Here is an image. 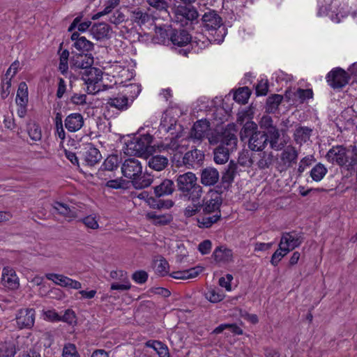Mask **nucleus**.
Returning a JSON list of instances; mask_svg holds the SVG:
<instances>
[{"instance_id":"f03ea898","label":"nucleus","mask_w":357,"mask_h":357,"mask_svg":"<svg viewBox=\"0 0 357 357\" xmlns=\"http://www.w3.org/2000/svg\"><path fill=\"white\" fill-rule=\"evenodd\" d=\"M329 162L353 169L357 163V149L349 150L342 146L332 147L326 154Z\"/></svg>"},{"instance_id":"a19ab883","label":"nucleus","mask_w":357,"mask_h":357,"mask_svg":"<svg viewBox=\"0 0 357 357\" xmlns=\"http://www.w3.org/2000/svg\"><path fill=\"white\" fill-rule=\"evenodd\" d=\"M53 208L59 214L66 217L75 218L76 216V212L72 210L67 204L61 202H55L53 205Z\"/></svg>"},{"instance_id":"5701e85b","label":"nucleus","mask_w":357,"mask_h":357,"mask_svg":"<svg viewBox=\"0 0 357 357\" xmlns=\"http://www.w3.org/2000/svg\"><path fill=\"white\" fill-rule=\"evenodd\" d=\"M337 6V1L334 0L332 1L331 4L330 5L331 9L330 10H327L326 8H324V10H323V8L321 7L319 8V10L318 12V15L319 16H322L324 15H328L330 16L331 20L335 22H339L340 21L341 17L344 16V13L342 11V8H336V6Z\"/></svg>"},{"instance_id":"6ab92c4d","label":"nucleus","mask_w":357,"mask_h":357,"mask_svg":"<svg viewBox=\"0 0 357 357\" xmlns=\"http://www.w3.org/2000/svg\"><path fill=\"white\" fill-rule=\"evenodd\" d=\"M181 137V135L177 134L174 137L166 139L162 144L161 147L171 153H181L185 150L186 144H183V139H179Z\"/></svg>"},{"instance_id":"f704fd0d","label":"nucleus","mask_w":357,"mask_h":357,"mask_svg":"<svg viewBox=\"0 0 357 357\" xmlns=\"http://www.w3.org/2000/svg\"><path fill=\"white\" fill-rule=\"evenodd\" d=\"M206 215L207 216H204L197 219V225L200 228L210 227L213 224L215 223L218 220H220L221 213L220 212H217L213 215Z\"/></svg>"},{"instance_id":"bf43d9fd","label":"nucleus","mask_w":357,"mask_h":357,"mask_svg":"<svg viewBox=\"0 0 357 357\" xmlns=\"http://www.w3.org/2000/svg\"><path fill=\"white\" fill-rule=\"evenodd\" d=\"M270 135V146L271 149L279 151L282 149V144L278 143V139L280 137V134L278 130H273V132L269 134Z\"/></svg>"},{"instance_id":"58836bf2","label":"nucleus","mask_w":357,"mask_h":357,"mask_svg":"<svg viewBox=\"0 0 357 357\" xmlns=\"http://www.w3.org/2000/svg\"><path fill=\"white\" fill-rule=\"evenodd\" d=\"M202 195V188L199 184L192 188L189 192L183 194V196L192 203H201L200 201Z\"/></svg>"},{"instance_id":"680f3d73","label":"nucleus","mask_w":357,"mask_h":357,"mask_svg":"<svg viewBox=\"0 0 357 357\" xmlns=\"http://www.w3.org/2000/svg\"><path fill=\"white\" fill-rule=\"evenodd\" d=\"M202 203H192L184 210V215L186 217H192L197 213L202 208Z\"/></svg>"},{"instance_id":"7c9ffc66","label":"nucleus","mask_w":357,"mask_h":357,"mask_svg":"<svg viewBox=\"0 0 357 357\" xmlns=\"http://www.w3.org/2000/svg\"><path fill=\"white\" fill-rule=\"evenodd\" d=\"M146 216L153 225L159 226L167 225L173 220L172 215L168 213L158 215L155 212H149L146 213Z\"/></svg>"},{"instance_id":"864d4df0","label":"nucleus","mask_w":357,"mask_h":357,"mask_svg":"<svg viewBox=\"0 0 357 357\" xmlns=\"http://www.w3.org/2000/svg\"><path fill=\"white\" fill-rule=\"evenodd\" d=\"M133 21L139 25H142L148 22L151 17L146 13L142 10H135L132 13Z\"/></svg>"},{"instance_id":"f3484780","label":"nucleus","mask_w":357,"mask_h":357,"mask_svg":"<svg viewBox=\"0 0 357 357\" xmlns=\"http://www.w3.org/2000/svg\"><path fill=\"white\" fill-rule=\"evenodd\" d=\"M201 203L203 212L205 215L220 212L219 208L222 204V199L220 196L215 192L212 193L210 199H204Z\"/></svg>"},{"instance_id":"cd10ccee","label":"nucleus","mask_w":357,"mask_h":357,"mask_svg":"<svg viewBox=\"0 0 357 357\" xmlns=\"http://www.w3.org/2000/svg\"><path fill=\"white\" fill-rule=\"evenodd\" d=\"M168 164L169 160L164 155H155L148 158V166L149 168L157 172L165 169Z\"/></svg>"},{"instance_id":"dca6fc26","label":"nucleus","mask_w":357,"mask_h":357,"mask_svg":"<svg viewBox=\"0 0 357 357\" xmlns=\"http://www.w3.org/2000/svg\"><path fill=\"white\" fill-rule=\"evenodd\" d=\"M178 190L183 193L189 192L192 188L197 185V177L192 172L179 175L176 179Z\"/></svg>"},{"instance_id":"5fc2aeb1","label":"nucleus","mask_w":357,"mask_h":357,"mask_svg":"<svg viewBox=\"0 0 357 357\" xmlns=\"http://www.w3.org/2000/svg\"><path fill=\"white\" fill-rule=\"evenodd\" d=\"M62 357H80L74 344L67 343L64 345L62 351Z\"/></svg>"},{"instance_id":"0e129e2a","label":"nucleus","mask_w":357,"mask_h":357,"mask_svg":"<svg viewBox=\"0 0 357 357\" xmlns=\"http://www.w3.org/2000/svg\"><path fill=\"white\" fill-rule=\"evenodd\" d=\"M156 271L160 273L161 275H165L168 273V262L164 259H161L156 261L155 263Z\"/></svg>"},{"instance_id":"338daca9","label":"nucleus","mask_w":357,"mask_h":357,"mask_svg":"<svg viewBox=\"0 0 357 357\" xmlns=\"http://www.w3.org/2000/svg\"><path fill=\"white\" fill-rule=\"evenodd\" d=\"M268 90V85L267 80H263L259 82L256 86V93L257 96H265L266 95Z\"/></svg>"},{"instance_id":"39448f33","label":"nucleus","mask_w":357,"mask_h":357,"mask_svg":"<svg viewBox=\"0 0 357 357\" xmlns=\"http://www.w3.org/2000/svg\"><path fill=\"white\" fill-rule=\"evenodd\" d=\"M82 79L86 85L89 93L96 94L102 90V72L97 68H90L86 70L82 75Z\"/></svg>"},{"instance_id":"8fccbe9b","label":"nucleus","mask_w":357,"mask_h":357,"mask_svg":"<svg viewBox=\"0 0 357 357\" xmlns=\"http://www.w3.org/2000/svg\"><path fill=\"white\" fill-rule=\"evenodd\" d=\"M257 125L253 121H248L246 122L241 131V137L242 139L245 137H250L252 133L255 132H258L257 130Z\"/></svg>"},{"instance_id":"09e8293b","label":"nucleus","mask_w":357,"mask_h":357,"mask_svg":"<svg viewBox=\"0 0 357 357\" xmlns=\"http://www.w3.org/2000/svg\"><path fill=\"white\" fill-rule=\"evenodd\" d=\"M289 253V250L279 243V248L273 254L271 263L273 266H276L281 259Z\"/></svg>"},{"instance_id":"c756f323","label":"nucleus","mask_w":357,"mask_h":357,"mask_svg":"<svg viewBox=\"0 0 357 357\" xmlns=\"http://www.w3.org/2000/svg\"><path fill=\"white\" fill-rule=\"evenodd\" d=\"M91 34L96 40H102L109 36L110 28L106 23L94 24L91 29Z\"/></svg>"},{"instance_id":"052dcab7","label":"nucleus","mask_w":357,"mask_h":357,"mask_svg":"<svg viewBox=\"0 0 357 357\" xmlns=\"http://www.w3.org/2000/svg\"><path fill=\"white\" fill-rule=\"evenodd\" d=\"M236 174V167L234 165H229L227 169L223 174L222 180L223 183H231Z\"/></svg>"},{"instance_id":"a878e982","label":"nucleus","mask_w":357,"mask_h":357,"mask_svg":"<svg viewBox=\"0 0 357 357\" xmlns=\"http://www.w3.org/2000/svg\"><path fill=\"white\" fill-rule=\"evenodd\" d=\"M298 151L296 148L289 145L286 146L281 153L280 160L282 163L288 167L296 162L298 158Z\"/></svg>"},{"instance_id":"72a5a7b5","label":"nucleus","mask_w":357,"mask_h":357,"mask_svg":"<svg viewBox=\"0 0 357 357\" xmlns=\"http://www.w3.org/2000/svg\"><path fill=\"white\" fill-rule=\"evenodd\" d=\"M28 101V86L24 82H22L19 84L15 102L17 105H27Z\"/></svg>"},{"instance_id":"79ce46f5","label":"nucleus","mask_w":357,"mask_h":357,"mask_svg":"<svg viewBox=\"0 0 357 357\" xmlns=\"http://www.w3.org/2000/svg\"><path fill=\"white\" fill-rule=\"evenodd\" d=\"M282 100V96L279 94H275L270 96L266 101V110L271 113L274 112L278 107Z\"/></svg>"},{"instance_id":"4d7b16f0","label":"nucleus","mask_w":357,"mask_h":357,"mask_svg":"<svg viewBox=\"0 0 357 357\" xmlns=\"http://www.w3.org/2000/svg\"><path fill=\"white\" fill-rule=\"evenodd\" d=\"M227 328H231V331L236 333V334H242L243 331L242 330L238 327L236 324H220L218 327H216L213 331V333L214 334H219L221 333L224 330Z\"/></svg>"},{"instance_id":"e2e57ef3","label":"nucleus","mask_w":357,"mask_h":357,"mask_svg":"<svg viewBox=\"0 0 357 357\" xmlns=\"http://www.w3.org/2000/svg\"><path fill=\"white\" fill-rule=\"evenodd\" d=\"M167 117H164L160 125V130L166 132H171V133L173 134L172 131L176 130V121L174 119L170 120V125H167Z\"/></svg>"},{"instance_id":"774afa93","label":"nucleus","mask_w":357,"mask_h":357,"mask_svg":"<svg viewBox=\"0 0 357 357\" xmlns=\"http://www.w3.org/2000/svg\"><path fill=\"white\" fill-rule=\"evenodd\" d=\"M30 138L33 141H39L41 139V130L38 126L33 125L29 130Z\"/></svg>"},{"instance_id":"e433bc0d","label":"nucleus","mask_w":357,"mask_h":357,"mask_svg":"<svg viewBox=\"0 0 357 357\" xmlns=\"http://www.w3.org/2000/svg\"><path fill=\"white\" fill-rule=\"evenodd\" d=\"M15 354L16 345L15 341H8L0 344V356L13 357Z\"/></svg>"},{"instance_id":"2eb2a0df","label":"nucleus","mask_w":357,"mask_h":357,"mask_svg":"<svg viewBox=\"0 0 357 357\" xmlns=\"http://www.w3.org/2000/svg\"><path fill=\"white\" fill-rule=\"evenodd\" d=\"M303 237L301 234L294 231L284 233L281 237L280 244L289 250V252L296 248L300 246L303 242Z\"/></svg>"},{"instance_id":"f8f14e48","label":"nucleus","mask_w":357,"mask_h":357,"mask_svg":"<svg viewBox=\"0 0 357 357\" xmlns=\"http://www.w3.org/2000/svg\"><path fill=\"white\" fill-rule=\"evenodd\" d=\"M16 324L19 328H30L34 324L35 311L33 309H22L16 315Z\"/></svg>"},{"instance_id":"4be33fe9","label":"nucleus","mask_w":357,"mask_h":357,"mask_svg":"<svg viewBox=\"0 0 357 357\" xmlns=\"http://www.w3.org/2000/svg\"><path fill=\"white\" fill-rule=\"evenodd\" d=\"M214 260L218 263L228 264L233 261V252L225 245L217 247L212 255Z\"/></svg>"},{"instance_id":"473e14b6","label":"nucleus","mask_w":357,"mask_h":357,"mask_svg":"<svg viewBox=\"0 0 357 357\" xmlns=\"http://www.w3.org/2000/svg\"><path fill=\"white\" fill-rule=\"evenodd\" d=\"M214 161L217 164L226 163L229 157V149H227L223 145H219L213 151Z\"/></svg>"},{"instance_id":"7ed1b4c3","label":"nucleus","mask_w":357,"mask_h":357,"mask_svg":"<svg viewBox=\"0 0 357 357\" xmlns=\"http://www.w3.org/2000/svg\"><path fill=\"white\" fill-rule=\"evenodd\" d=\"M127 93H130V97L131 102H129V98L127 94L120 93L116 96L107 99V106L115 108L119 111H124L128 109L133 99L135 98L140 93V86L136 84H131L127 86Z\"/></svg>"},{"instance_id":"9b49d317","label":"nucleus","mask_w":357,"mask_h":357,"mask_svg":"<svg viewBox=\"0 0 357 357\" xmlns=\"http://www.w3.org/2000/svg\"><path fill=\"white\" fill-rule=\"evenodd\" d=\"M94 59L91 54L77 53L75 54L70 58V63L72 68L85 69L91 68L93 64Z\"/></svg>"},{"instance_id":"69168bd1","label":"nucleus","mask_w":357,"mask_h":357,"mask_svg":"<svg viewBox=\"0 0 357 357\" xmlns=\"http://www.w3.org/2000/svg\"><path fill=\"white\" fill-rule=\"evenodd\" d=\"M132 278L135 282L138 284H143L147 280L148 274L146 271H138L132 274Z\"/></svg>"},{"instance_id":"bb28decb","label":"nucleus","mask_w":357,"mask_h":357,"mask_svg":"<svg viewBox=\"0 0 357 357\" xmlns=\"http://www.w3.org/2000/svg\"><path fill=\"white\" fill-rule=\"evenodd\" d=\"M175 185L173 181L170 179H164L159 185L154 187V193L156 197L169 195L173 193Z\"/></svg>"},{"instance_id":"1a4fd4ad","label":"nucleus","mask_w":357,"mask_h":357,"mask_svg":"<svg viewBox=\"0 0 357 357\" xmlns=\"http://www.w3.org/2000/svg\"><path fill=\"white\" fill-rule=\"evenodd\" d=\"M45 277L47 280L63 287L73 289H79L82 288V284L79 281L73 280L61 274L47 273L45 275Z\"/></svg>"},{"instance_id":"393cba45","label":"nucleus","mask_w":357,"mask_h":357,"mask_svg":"<svg viewBox=\"0 0 357 357\" xmlns=\"http://www.w3.org/2000/svg\"><path fill=\"white\" fill-rule=\"evenodd\" d=\"M191 36L185 30H175L170 36L172 44L178 47L185 46L191 41Z\"/></svg>"},{"instance_id":"a18cd8bd","label":"nucleus","mask_w":357,"mask_h":357,"mask_svg":"<svg viewBox=\"0 0 357 357\" xmlns=\"http://www.w3.org/2000/svg\"><path fill=\"white\" fill-rule=\"evenodd\" d=\"M146 2L153 9L169 15V3L166 0H146Z\"/></svg>"},{"instance_id":"49530a36","label":"nucleus","mask_w":357,"mask_h":357,"mask_svg":"<svg viewBox=\"0 0 357 357\" xmlns=\"http://www.w3.org/2000/svg\"><path fill=\"white\" fill-rule=\"evenodd\" d=\"M73 46L81 52H89L93 50V44L85 37L81 36L80 39L74 43Z\"/></svg>"},{"instance_id":"c9c22d12","label":"nucleus","mask_w":357,"mask_h":357,"mask_svg":"<svg viewBox=\"0 0 357 357\" xmlns=\"http://www.w3.org/2000/svg\"><path fill=\"white\" fill-rule=\"evenodd\" d=\"M120 3V0H108L105 2L104 6V9L102 11L97 13L93 15L91 17L92 20H96L100 17L108 15L110 13L114 8H116Z\"/></svg>"},{"instance_id":"de8ad7c7","label":"nucleus","mask_w":357,"mask_h":357,"mask_svg":"<svg viewBox=\"0 0 357 357\" xmlns=\"http://www.w3.org/2000/svg\"><path fill=\"white\" fill-rule=\"evenodd\" d=\"M238 139L234 134L229 133L225 135L222 140V144L229 151H233L236 146Z\"/></svg>"},{"instance_id":"13d9d810","label":"nucleus","mask_w":357,"mask_h":357,"mask_svg":"<svg viewBox=\"0 0 357 357\" xmlns=\"http://www.w3.org/2000/svg\"><path fill=\"white\" fill-rule=\"evenodd\" d=\"M131 288V284L127 276L122 279V283L114 282L111 284L112 290L127 291Z\"/></svg>"},{"instance_id":"9d476101","label":"nucleus","mask_w":357,"mask_h":357,"mask_svg":"<svg viewBox=\"0 0 357 357\" xmlns=\"http://www.w3.org/2000/svg\"><path fill=\"white\" fill-rule=\"evenodd\" d=\"M1 283L3 287L11 289H17L20 287V280L15 271L10 267L5 266L1 273Z\"/></svg>"},{"instance_id":"aec40b11","label":"nucleus","mask_w":357,"mask_h":357,"mask_svg":"<svg viewBox=\"0 0 357 357\" xmlns=\"http://www.w3.org/2000/svg\"><path fill=\"white\" fill-rule=\"evenodd\" d=\"M82 156L86 164L89 166L95 165L102 158L99 150L91 144L86 145L82 151Z\"/></svg>"},{"instance_id":"37998d69","label":"nucleus","mask_w":357,"mask_h":357,"mask_svg":"<svg viewBox=\"0 0 357 357\" xmlns=\"http://www.w3.org/2000/svg\"><path fill=\"white\" fill-rule=\"evenodd\" d=\"M99 216L96 214H91L84 217L80 220L86 227L91 229H98L99 228Z\"/></svg>"},{"instance_id":"6e6d98bb","label":"nucleus","mask_w":357,"mask_h":357,"mask_svg":"<svg viewBox=\"0 0 357 357\" xmlns=\"http://www.w3.org/2000/svg\"><path fill=\"white\" fill-rule=\"evenodd\" d=\"M259 125L261 128L267 130L268 134L273 132V130H278L275 126H273V119L269 116H264L261 117Z\"/></svg>"},{"instance_id":"603ef678","label":"nucleus","mask_w":357,"mask_h":357,"mask_svg":"<svg viewBox=\"0 0 357 357\" xmlns=\"http://www.w3.org/2000/svg\"><path fill=\"white\" fill-rule=\"evenodd\" d=\"M103 170L113 171L118 167V157L114 155L108 156L102 165Z\"/></svg>"},{"instance_id":"4468645a","label":"nucleus","mask_w":357,"mask_h":357,"mask_svg":"<svg viewBox=\"0 0 357 357\" xmlns=\"http://www.w3.org/2000/svg\"><path fill=\"white\" fill-rule=\"evenodd\" d=\"M204 159L202 151L195 149L185 153L183 158V164L189 168H197L201 167Z\"/></svg>"},{"instance_id":"20e7f679","label":"nucleus","mask_w":357,"mask_h":357,"mask_svg":"<svg viewBox=\"0 0 357 357\" xmlns=\"http://www.w3.org/2000/svg\"><path fill=\"white\" fill-rule=\"evenodd\" d=\"M152 142L153 137L149 134L135 137L127 144L128 153L138 155L151 153L153 151Z\"/></svg>"},{"instance_id":"423d86ee","label":"nucleus","mask_w":357,"mask_h":357,"mask_svg":"<svg viewBox=\"0 0 357 357\" xmlns=\"http://www.w3.org/2000/svg\"><path fill=\"white\" fill-rule=\"evenodd\" d=\"M173 21L181 26H185L196 20L198 12L193 7L178 6L174 10Z\"/></svg>"},{"instance_id":"3c124183","label":"nucleus","mask_w":357,"mask_h":357,"mask_svg":"<svg viewBox=\"0 0 357 357\" xmlns=\"http://www.w3.org/2000/svg\"><path fill=\"white\" fill-rule=\"evenodd\" d=\"M206 298L211 303H218L223 300L224 295L219 290L210 288L205 294Z\"/></svg>"},{"instance_id":"412c9836","label":"nucleus","mask_w":357,"mask_h":357,"mask_svg":"<svg viewBox=\"0 0 357 357\" xmlns=\"http://www.w3.org/2000/svg\"><path fill=\"white\" fill-rule=\"evenodd\" d=\"M66 128L71 132L79 130L84 126V118L79 113L68 115L64 121Z\"/></svg>"},{"instance_id":"4c0bfd02","label":"nucleus","mask_w":357,"mask_h":357,"mask_svg":"<svg viewBox=\"0 0 357 357\" xmlns=\"http://www.w3.org/2000/svg\"><path fill=\"white\" fill-rule=\"evenodd\" d=\"M211 43L210 40L202 34H197L192 40L191 45L195 52L207 47Z\"/></svg>"},{"instance_id":"0eeeda50","label":"nucleus","mask_w":357,"mask_h":357,"mask_svg":"<svg viewBox=\"0 0 357 357\" xmlns=\"http://www.w3.org/2000/svg\"><path fill=\"white\" fill-rule=\"evenodd\" d=\"M210 123L206 119H201L194 123L190 133V137L194 142L202 141L204 138H208L210 144L216 143V140L209 137Z\"/></svg>"},{"instance_id":"f257e3e1","label":"nucleus","mask_w":357,"mask_h":357,"mask_svg":"<svg viewBox=\"0 0 357 357\" xmlns=\"http://www.w3.org/2000/svg\"><path fill=\"white\" fill-rule=\"evenodd\" d=\"M123 175L132 181L134 187L137 189L147 188L153 183V179L142 176V165L139 160L130 158L126 159L121 166Z\"/></svg>"},{"instance_id":"ea45409f","label":"nucleus","mask_w":357,"mask_h":357,"mask_svg":"<svg viewBox=\"0 0 357 357\" xmlns=\"http://www.w3.org/2000/svg\"><path fill=\"white\" fill-rule=\"evenodd\" d=\"M327 172V168L323 164L318 163L311 169L310 176L313 181L319 182L322 180Z\"/></svg>"},{"instance_id":"6e6552de","label":"nucleus","mask_w":357,"mask_h":357,"mask_svg":"<svg viewBox=\"0 0 357 357\" xmlns=\"http://www.w3.org/2000/svg\"><path fill=\"white\" fill-rule=\"evenodd\" d=\"M349 79L348 73L340 68L332 70L327 75V82L333 89H342L348 84Z\"/></svg>"},{"instance_id":"ddd939ff","label":"nucleus","mask_w":357,"mask_h":357,"mask_svg":"<svg viewBox=\"0 0 357 357\" xmlns=\"http://www.w3.org/2000/svg\"><path fill=\"white\" fill-rule=\"evenodd\" d=\"M202 24L208 31L217 30L222 24V20L218 13L213 10H208L202 17Z\"/></svg>"},{"instance_id":"c85d7f7f","label":"nucleus","mask_w":357,"mask_h":357,"mask_svg":"<svg viewBox=\"0 0 357 357\" xmlns=\"http://www.w3.org/2000/svg\"><path fill=\"white\" fill-rule=\"evenodd\" d=\"M202 269L199 267H194L183 271H173L170 273V276L178 280H188L196 278Z\"/></svg>"},{"instance_id":"2f4dec72","label":"nucleus","mask_w":357,"mask_h":357,"mask_svg":"<svg viewBox=\"0 0 357 357\" xmlns=\"http://www.w3.org/2000/svg\"><path fill=\"white\" fill-rule=\"evenodd\" d=\"M312 132V130L308 127H298L294 134V140L297 144L302 145L310 139Z\"/></svg>"},{"instance_id":"c03bdc74","label":"nucleus","mask_w":357,"mask_h":357,"mask_svg":"<svg viewBox=\"0 0 357 357\" xmlns=\"http://www.w3.org/2000/svg\"><path fill=\"white\" fill-rule=\"evenodd\" d=\"M250 91L248 87H241L239 88L234 95V99L236 102L245 104L247 102L250 96Z\"/></svg>"},{"instance_id":"b1692460","label":"nucleus","mask_w":357,"mask_h":357,"mask_svg":"<svg viewBox=\"0 0 357 357\" xmlns=\"http://www.w3.org/2000/svg\"><path fill=\"white\" fill-rule=\"evenodd\" d=\"M219 173L213 167H207L203 169L201 175V182L204 185H213L219 180Z\"/></svg>"},{"instance_id":"a211bd4d","label":"nucleus","mask_w":357,"mask_h":357,"mask_svg":"<svg viewBox=\"0 0 357 357\" xmlns=\"http://www.w3.org/2000/svg\"><path fill=\"white\" fill-rule=\"evenodd\" d=\"M268 136L264 132H255L249 138L248 146L252 151H261L266 146Z\"/></svg>"}]
</instances>
